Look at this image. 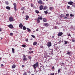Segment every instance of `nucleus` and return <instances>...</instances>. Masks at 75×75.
I'll return each instance as SVG.
<instances>
[{
  "label": "nucleus",
  "instance_id": "obj_22",
  "mask_svg": "<svg viewBox=\"0 0 75 75\" xmlns=\"http://www.w3.org/2000/svg\"><path fill=\"white\" fill-rule=\"evenodd\" d=\"M23 29L24 30H25L27 29V28H26V27H25V26H24L23 28Z\"/></svg>",
  "mask_w": 75,
  "mask_h": 75
},
{
  "label": "nucleus",
  "instance_id": "obj_27",
  "mask_svg": "<svg viewBox=\"0 0 75 75\" xmlns=\"http://www.w3.org/2000/svg\"><path fill=\"white\" fill-rule=\"evenodd\" d=\"M33 52H34L33 51L29 52V54H32V53H33Z\"/></svg>",
  "mask_w": 75,
  "mask_h": 75
},
{
  "label": "nucleus",
  "instance_id": "obj_38",
  "mask_svg": "<svg viewBox=\"0 0 75 75\" xmlns=\"http://www.w3.org/2000/svg\"><path fill=\"white\" fill-rule=\"evenodd\" d=\"M5 4L7 5H8V2H5Z\"/></svg>",
  "mask_w": 75,
  "mask_h": 75
},
{
  "label": "nucleus",
  "instance_id": "obj_58",
  "mask_svg": "<svg viewBox=\"0 0 75 75\" xmlns=\"http://www.w3.org/2000/svg\"><path fill=\"white\" fill-rule=\"evenodd\" d=\"M24 11H23V14H24Z\"/></svg>",
  "mask_w": 75,
  "mask_h": 75
},
{
  "label": "nucleus",
  "instance_id": "obj_1",
  "mask_svg": "<svg viewBox=\"0 0 75 75\" xmlns=\"http://www.w3.org/2000/svg\"><path fill=\"white\" fill-rule=\"evenodd\" d=\"M14 18L13 16H10L9 18V20L10 22H12V21H14Z\"/></svg>",
  "mask_w": 75,
  "mask_h": 75
},
{
  "label": "nucleus",
  "instance_id": "obj_7",
  "mask_svg": "<svg viewBox=\"0 0 75 75\" xmlns=\"http://www.w3.org/2000/svg\"><path fill=\"white\" fill-rule=\"evenodd\" d=\"M38 19L40 20H42V16H40V15H38Z\"/></svg>",
  "mask_w": 75,
  "mask_h": 75
},
{
  "label": "nucleus",
  "instance_id": "obj_23",
  "mask_svg": "<svg viewBox=\"0 0 75 75\" xmlns=\"http://www.w3.org/2000/svg\"><path fill=\"white\" fill-rule=\"evenodd\" d=\"M71 52H68L67 53V54L69 55L70 54H71Z\"/></svg>",
  "mask_w": 75,
  "mask_h": 75
},
{
  "label": "nucleus",
  "instance_id": "obj_14",
  "mask_svg": "<svg viewBox=\"0 0 75 75\" xmlns=\"http://www.w3.org/2000/svg\"><path fill=\"white\" fill-rule=\"evenodd\" d=\"M14 51H15V50L14 49V48H12V52L13 54L15 53Z\"/></svg>",
  "mask_w": 75,
  "mask_h": 75
},
{
  "label": "nucleus",
  "instance_id": "obj_42",
  "mask_svg": "<svg viewBox=\"0 0 75 75\" xmlns=\"http://www.w3.org/2000/svg\"><path fill=\"white\" fill-rule=\"evenodd\" d=\"M71 41L72 42H75V40H72Z\"/></svg>",
  "mask_w": 75,
  "mask_h": 75
},
{
  "label": "nucleus",
  "instance_id": "obj_52",
  "mask_svg": "<svg viewBox=\"0 0 75 75\" xmlns=\"http://www.w3.org/2000/svg\"><path fill=\"white\" fill-rule=\"evenodd\" d=\"M22 68H24V65H23L22 66Z\"/></svg>",
  "mask_w": 75,
  "mask_h": 75
},
{
  "label": "nucleus",
  "instance_id": "obj_29",
  "mask_svg": "<svg viewBox=\"0 0 75 75\" xmlns=\"http://www.w3.org/2000/svg\"><path fill=\"white\" fill-rule=\"evenodd\" d=\"M38 62H37L36 63V67H38Z\"/></svg>",
  "mask_w": 75,
  "mask_h": 75
},
{
  "label": "nucleus",
  "instance_id": "obj_12",
  "mask_svg": "<svg viewBox=\"0 0 75 75\" xmlns=\"http://www.w3.org/2000/svg\"><path fill=\"white\" fill-rule=\"evenodd\" d=\"M39 8L40 10H42V9H43V6H42V5H41L40 6Z\"/></svg>",
  "mask_w": 75,
  "mask_h": 75
},
{
  "label": "nucleus",
  "instance_id": "obj_56",
  "mask_svg": "<svg viewBox=\"0 0 75 75\" xmlns=\"http://www.w3.org/2000/svg\"><path fill=\"white\" fill-rule=\"evenodd\" d=\"M52 38H54V36H52Z\"/></svg>",
  "mask_w": 75,
  "mask_h": 75
},
{
  "label": "nucleus",
  "instance_id": "obj_3",
  "mask_svg": "<svg viewBox=\"0 0 75 75\" xmlns=\"http://www.w3.org/2000/svg\"><path fill=\"white\" fill-rule=\"evenodd\" d=\"M63 34V33L62 32H60L58 33L57 35L58 37H61V36H62V35Z\"/></svg>",
  "mask_w": 75,
  "mask_h": 75
},
{
  "label": "nucleus",
  "instance_id": "obj_51",
  "mask_svg": "<svg viewBox=\"0 0 75 75\" xmlns=\"http://www.w3.org/2000/svg\"><path fill=\"white\" fill-rule=\"evenodd\" d=\"M29 50H32V48L30 47V48H29Z\"/></svg>",
  "mask_w": 75,
  "mask_h": 75
},
{
  "label": "nucleus",
  "instance_id": "obj_62",
  "mask_svg": "<svg viewBox=\"0 0 75 75\" xmlns=\"http://www.w3.org/2000/svg\"><path fill=\"white\" fill-rule=\"evenodd\" d=\"M62 17H63V16H64V15H62Z\"/></svg>",
  "mask_w": 75,
  "mask_h": 75
},
{
  "label": "nucleus",
  "instance_id": "obj_54",
  "mask_svg": "<svg viewBox=\"0 0 75 75\" xmlns=\"http://www.w3.org/2000/svg\"><path fill=\"white\" fill-rule=\"evenodd\" d=\"M1 67H3V66H4V65L3 64H1Z\"/></svg>",
  "mask_w": 75,
  "mask_h": 75
},
{
  "label": "nucleus",
  "instance_id": "obj_39",
  "mask_svg": "<svg viewBox=\"0 0 75 75\" xmlns=\"http://www.w3.org/2000/svg\"><path fill=\"white\" fill-rule=\"evenodd\" d=\"M24 9V7H22L21 8V10H23Z\"/></svg>",
  "mask_w": 75,
  "mask_h": 75
},
{
  "label": "nucleus",
  "instance_id": "obj_24",
  "mask_svg": "<svg viewBox=\"0 0 75 75\" xmlns=\"http://www.w3.org/2000/svg\"><path fill=\"white\" fill-rule=\"evenodd\" d=\"M27 58L26 57H24V58L23 59V61H27Z\"/></svg>",
  "mask_w": 75,
  "mask_h": 75
},
{
  "label": "nucleus",
  "instance_id": "obj_13",
  "mask_svg": "<svg viewBox=\"0 0 75 75\" xmlns=\"http://www.w3.org/2000/svg\"><path fill=\"white\" fill-rule=\"evenodd\" d=\"M68 4H70V5H72L73 4V2L69 1L68 2Z\"/></svg>",
  "mask_w": 75,
  "mask_h": 75
},
{
  "label": "nucleus",
  "instance_id": "obj_16",
  "mask_svg": "<svg viewBox=\"0 0 75 75\" xmlns=\"http://www.w3.org/2000/svg\"><path fill=\"white\" fill-rule=\"evenodd\" d=\"M28 18H29V16L27 15L26 16V18H25V20H28Z\"/></svg>",
  "mask_w": 75,
  "mask_h": 75
},
{
  "label": "nucleus",
  "instance_id": "obj_31",
  "mask_svg": "<svg viewBox=\"0 0 75 75\" xmlns=\"http://www.w3.org/2000/svg\"><path fill=\"white\" fill-rule=\"evenodd\" d=\"M22 46L23 47H26V45H22Z\"/></svg>",
  "mask_w": 75,
  "mask_h": 75
},
{
  "label": "nucleus",
  "instance_id": "obj_63",
  "mask_svg": "<svg viewBox=\"0 0 75 75\" xmlns=\"http://www.w3.org/2000/svg\"><path fill=\"white\" fill-rule=\"evenodd\" d=\"M74 6V7L75 8V6Z\"/></svg>",
  "mask_w": 75,
  "mask_h": 75
},
{
  "label": "nucleus",
  "instance_id": "obj_20",
  "mask_svg": "<svg viewBox=\"0 0 75 75\" xmlns=\"http://www.w3.org/2000/svg\"><path fill=\"white\" fill-rule=\"evenodd\" d=\"M16 66L15 65L13 64L12 66V68L13 69L15 68H16Z\"/></svg>",
  "mask_w": 75,
  "mask_h": 75
},
{
  "label": "nucleus",
  "instance_id": "obj_6",
  "mask_svg": "<svg viewBox=\"0 0 75 75\" xmlns=\"http://www.w3.org/2000/svg\"><path fill=\"white\" fill-rule=\"evenodd\" d=\"M48 44L47 45L48 47H51V46L52 44L51 42H48Z\"/></svg>",
  "mask_w": 75,
  "mask_h": 75
},
{
  "label": "nucleus",
  "instance_id": "obj_61",
  "mask_svg": "<svg viewBox=\"0 0 75 75\" xmlns=\"http://www.w3.org/2000/svg\"><path fill=\"white\" fill-rule=\"evenodd\" d=\"M46 11H48L49 10L48 9H47V10Z\"/></svg>",
  "mask_w": 75,
  "mask_h": 75
},
{
  "label": "nucleus",
  "instance_id": "obj_60",
  "mask_svg": "<svg viewBox=\"0 0 75 75\" xmlns=\"http://www.w3.org/2000/svg\"><path fill=\"white\" fill-rule=\"evenodd\" d=\"M33 33H35V31H34Z\"/></svg>",
  "mask_w": 75,
  "mask_h": 75
},
{
  "label": "nucleus",
  "instance_id": "obj_17",
  "mask_svg": "<svg viewBox=\"0 0 75 75\" xmlns=\"http://www.w3.org/2000/svg\"><path fill=\"white\" fill-rule=\"evenodd\" d=\"M37 44V42H34L33 43V45H36Z\"/></svg>",
  "mask_w": 75,
  "mask_h": 75
},
{
  "label": "nucleus",
  "instance_id": "obj_32",
  "mask_svg": "<svg viewBox=\"0 0 75 75\" xmlns=\"http://www.w3.org/2000/svg\"><path fill=\"white\" fill-rule=\"evenodd\" d=\"M61 73V70H60V69H59L58 70V73L59 74V73Z\"/></svg>",
  "mask_w": 75,
  "mask_h": 75
},
{
  "label": "nucleus",
  "instance_id": "obj_57",
  "mask_svg": "<svg viewBox=\"0 0 75 75\" xmlns=\"http://www.w3.org/2000/svg\"><path fill=\"white\" fill-rule=\"evenodd\" d=\"M54 27H55V29H57V27H56V26H55Z\"/></svg>",
  "mask_w": 75,
  "mask_h": 75
},
{
  "label": "nucleus",
  "instance_id": "obj_26",
  "mask_svg": "<svg viewBox=\"0 0 75 75\" xmlns=\"http://www.w3.org/2000/svg\"><path fill=\"white\" fill-rule=\"evenodd\" d=\"M35 12L36 13H37V14H38V13H39V11L37 10H35Z\"/></svg>",
  "mask_w": 75,
  "mask_h": 75
},
{
  "label": "nucleus",
  "instance_id": "obj_34",
  "mask_svg": "<svg viewBox=\"0 0 75 75\" xmlns=\"http://www.w3.org/2000/svg\"><path fill=\"white\" fill-rule=\"evenodd\" d=\"M45 13V14H48V12L47 11H44Z\"/></svg>",
  "mask_w": 75,
  "mask_h": 75
},
{
  "label": "nucleus",
  "instance_id": "obj_10",
  "mask_svg": "<svg viewBox=\"0 0 75 75\" xmlns=\"http://www.w3.org/2000/svg\"><path fill=\"white\" fill-rule=\"evenodd\" d=\"M35 20H37V23H40V19L38 18H36L35 19Z\"/></svg>",
  "mask_w": 75,
  "mask_h": 75
},
{
  "label": "nucleus",
  "instance_id": "obj_18",
  "mask_svg": "<svg viewBox=\"0 0 75 75\" xmlns=\"http://www.w3.org/2000/svg\"><path fill=\"white\" fill-rule=\"evenodd\" d=\"M36 64L35 63L33 65L34 69H36Z\"/></svg>",
  "mask_w": 75,
  "mask_h": 75
},
{
  "label": "nucleus",
  "instance_id": "obj_43",
  "mask_svg": "<svg viewBox=\"0 0 75 75\" xmlns=\"http://www.w3.org/2000/svg\"><path fill=\"white\" fill-rule=\"evenodd\" d=\"M66 16H67V17H68V16H69V14H67L66 15Z\"/></svg>",
  "mask_w": 75,
  "mask_h": 75
},
{
  "label": "nucleus",
  "instance_id": "obj_48",
  "mask_svg": "<svg viewBox=\"0 0 75 75\" xmlns=\"http://www.w3.org/2000/svg\"><path fill=\"white\" fill-rule=\"evenodd\" d=\"M52 69H54V66H53L52 67Z\"/></svg>",
  "mask_w": 75,
  "mask_h": 75
},
{
  "label": "nucleus",
  "instance_id": "obj_41",
  "mask_svg": "<svg viewBox=\"0 0 75 75\" xmlns=\"http://www.w3.org/2000/svg\"><path fill=\"white\" fill-rule=\"evenodd\" d=\"M10 35L11 36L13 35V33H10Z\"/></svg>",
  "mask_w": 75,
  "mask_h": 75
},
{
  "label": "nucleus",
  "instance_id": "obj_55",
  "mask_svg": "<svg viewBox=\"0 0 75 75\" xmlns=\"http://www.w3.org/2000/svg\"><path fill=\"white\" fill-rule=\"evenodd\" d=\"M36 31H38V29H36Z\"/></svg>",
  "mask_w": 75,
  "mask_h": 75
},
{
  "label": "nucleus",
  "instance_id": "obj_35",
  "mask_svg": "<svg viewBox=\"0 0 75 75\" xmlns=\"http://www.w3.org/2000/svg\"><path fill=\"white\" fill-rule=\"evenodd\" d=\"M64 42L65 44H68V41H65Z\"/></svg>",
  "mask_w": 75,
  "mask_h": 75
},
{
  "label": "nucleus",
  "instance_id": "obj_37",
  "mask_svg": "<svg viewBox=\"0 0 75 75\" xmlns=\"http://www.w3.org/2000/svg\"><path fill=\"white\" fill-rule=\"evenodd\" d=\"M23 58H25L26 57V56H25V54H23Z\"/></svg>",
  "mask_w": 75,
  "mask_h": 75
},
{
  "label": "nucleus",
  "instance_id": "obj_30",
  "mask_svg": "<svg viewBox=\"0 0 75 75\" xmlns=\"http://www.w3.org/2000/svg\"><path fill=\"white\" fill-rule=\"evenodd\" d=\"M28 32H30V31H31V29H30V28H27Z\"/></svg>",
  "mask_w": 75,
  "mask_h": 75
},
{
  "label": "nucleus",
  "instance_id": "obj_36",
  "mask_svg": "<svg viewBox=\"0 0 75 75\" xmlns=\"http://www.w3.org/2000/svg\"><path fill=\"white\" fill-rule=\"evenodd\" d=\"M31 6L32 7H33L34 6V4H31Z\"/></svg>",
  "mask_w": 75,
  "mask_h": 75
},
{
  "label": "nucleus",
  "instance_id": "obj_45",
  "mask_svg": "<svg viewBox=\"0 0 75 75\" xmlns=\"http://www.w3.org/2000/svg\"><path fill=\"white\" fill-rule=\"evenodd\" d=\"M40 47L41 48H44V47H43L42 46H40Z\"/></svg>",
  "mask_w": 75,
  "mask_h": 75
},
{
  "label": "nucleus",
  "instance_id": "obj_46",
  "mask_svg": "<svg viewBox=\"0 0 75 75\" xmlns=\"http://www.w3.org/2000/svg\"><path fill=\"white\" fill-rule=\"evenodd\" d=\"M70 17H72V16H73V15L72 14H70Z\"/></svg>",
  "mask_w": 75,
  "mask_h": 75
},
{
  "label": "nucleus",
  "instance_id": "obj_44",
  "mask_svg": "<svg viewBox=\"0 0 75 75\" xmlns=\"http://www.w3.org/2000/svg\"><path fill=\"white\" fill-rule=\"evenodd\" d=\"M55 75V73H52V74L51 73L50 74V75Z\"/></svg>",
  "mask_w": 75,
  "mask_h": 75
},
{
  "label": "nucleus",
  "instance_id": "obj_21",
  "mask_svg": "<svg viewBox=\"0 0 75 75\" xmlns=\"http://www.w3.org/2000/svg\"><path fill=\"white\" fill-rule=\"evenodd\" d=\"M6 8L7 9V10H10V7L9 6H6Z\"/></svg>",
  "mask_w": 75,
  "mask_h": 75
},
{
  "label": "nucleus",
  "instance_id": "obj_5",
  "mask_svg": "<svg viewBox=\"0 0 75 75\" xmlns=\"http://www.w3.org/2000/svg\"><path fill=\"white\" fill-rule=\"evenodd\" d=\"M19 26L20 28H21V29H22V28H23V24H22V23H21L19 25Z\"/></svg>",
  "mask_w": 75,
  "mask_h": 75
},
{
  "label": "nucleus",
  "instance_id": "obj_19",
  "mask_svg": "<svg viewBox=\"0 0 75 75\" xmlns=\"http://www.w3.org/2000/svg\"><path fill=\"white\" fill-rule=\"evenodd\" d=\"M49 9L50 10H53V9H54V7L51 6L50 7Z\"/></svg>",
  "mask_w": 75,
  "mask_h": 75
},
{
  "label": "nucleus",
  "instance_id": "obj_64",
  "mask_svg": "<svg viewBox=\"0 0 75 75\" xmlns=\"http://www.w3.org/2000/svg\"><path fill=\"white\" fill-rule=\"evenodd\" d=\"M31 75H34V74H31Z\"/></svg>",
  "mask_w": 75,
  "mask_h": 75
},
{
  "label": "nucleus",
  "instance_id": "obj_33",
  "mask_svg": "<svg viewBox=\"0 0 75 75\" xmlns=\"http://www.w3.org/2000/svg\"><path fill=\"white\" fill-rule=\"evenodd\" d=\"M28 58H29V59L31 60V57L30 56H28Z\"/></svg>",
  "mask_w": 75,
  "mask_h": 75
},
{
  "label": "nucleus",
  "instance_id": "obj_59",
  "mask_svg": "<svg viewBox=\"0 0 75 75\" xmlns=\"http://www.w3.org/2000/svg\"><path fill=\"white\" fill-rule=\"evenodd\" d=\"M1 31V28H0V31Z\"/></svg>",
  "mask_w": 75,
  "mask_h": 75
},
{
  "label": "nucleus",
  "instance_id": "obj_4",
  "mask_svg": "<svg viewBox=\"0 0 75 75\" xmlns=\"http://www.w3.org/2000/svg\"><path fill=\"white\" fill-rule=\"evenodd\" d=\"M38 3L39 4H40V5H41V4H42V1L41 0H40L38 1Z\"/></svg>",
  "mask_w": 75,
  "mask_h": 75
},
{
  "label": "nucleus",
  "instance_id": "obj_15",
  "mask_svg": "<svg viewBox=\"0 0 75 75\" xmlns=\"http://www.w3.org/2000/svg\"><path fill=\"white\" fill-rule=\"evenodd\" d=\"M47 9V6H45L43 8V10H45Z\"/></svg>",
  "mask_w": 75,
  "mask_h": 75
},
{
  "label": "nucleus",
  "instance_id": "obj_11",
  "mask_svg": "<svg viewBox=\"0 0 75 75\" xmlns=\"http://www.w3.org/2000/svg\"><path fill=\"white\" fill-rule=\"evenodd\" d=\"M43 22H47V18H45L43 19Z\"/></svg>",
  "mask_w": 75,
  "mask_h": 75
},
{
  "label": "nucleus",
  "instance_id": "obj_25",
  "mask_svg": "<svg viewBox=\"0 0 75 75\" xmlns=\"http://www.w3.org/2000/svg\"><path fill=\"white\" fill-rule=\"evenodd\" d=\"M23 75H27V72L24 71V73H23Z\"/></svg>",
  "mask_w": 75,
  "mask_h": 75
},
{
  "label": "nucleus",
  "instance_id": "obj_47",
  "mask_svg": "<svg viewBox=\"0 0 75 75\" xmlns=\"http://www.w3.org/2000/svg\"><path fill=\"white\" fill-rule=\"evenodd\" d=\"M67 17L65 16L64 17V19H67Z\"/></svg>",
  "mask_w": 75,
  "mask_h": 75
},
{
  "label": "nucleus",
  "instance_id": "obj_28",
  "mask_svg": "<svg viewBox=\"0 0 75 75\" xmlns=\"http://www.w3.org/2000/svg\"><path fill=\"white\" fill-rule=\"evenodd\" d=\"M60 65L61 66H62L63 65H64V63H60Z\"/></svg>",
  "mask_w": 75,
  "mask_h": 75
},
{
  "label": "nucleus",
  "instance_id": "obj_9",
  "mask_svg": "<svg viewBox=\"0 0 75 75\" xmlns=\"http://www.w3.org/2000/svg\"><path fill=\"white\" fill-rule=\"evenodd\" d=\"M44 25L46 27H47L49 25L48 24V23H44Z\"/></svg>",
  "mask_w": 75,
  "mask_h": 75
},
{
  "label": "nucleus",
  "instance_id": "obj_40",
  "mask_svg": "<svg viewBox=\"0 0 75 75\" xmlns=\"http://www.w3.org/2000/svg\"><path fill=\"white\" fill-rule=\"evenodd\" d=\"M31 36V37H33V38H35V36L34 35H32Z\"/></svg>",
  "mask_w": 75,
  "mask_h": 75
},
{
  "label": "nucleus",
  "instance_id": "obj_2",
  "mask_svg": "<svg viewBox=\"0 0 75 75\" xmlns=\"http://www.w3.org/2000/svg\"><path fill=\"white\" fill-rule=\"evenodd\" d=\"M13 6L14 9L15 11H17V8H16L17 7V4L16 3H13Z\"/></svg>",
  "mask_w": 75,
  "mask_h": 75
},
{
  "label": "nucleus",
  "instance_id": "obj_53",
  "mask_svg": "<svg viewBox=\"0 0 75 75\" xmlns=\"http://www.w3.org/2000/svg\"><path fill=\"white\" fill-rule=\"evenodd\" d=\"M67 36H71V34H69Z\"/></svg>",
  "mask_w": 75,
  "mask_h": 75
},
{
  "label": "nucleus",
  "instance_id": "obj_50",
  "mask_svg": "<svg viewBox=\"0 0 75 75\" xmlns=\"http://www.w3.org/2000/svg\"><path fill=\"white\" fill-rule=\"evenodd\" d=\"M27 42H28V39H26L25 40Z\"/></svg>",
  "mask_w": 75,
  "mask_h": 75
},
{
  "label": "nucleus",
  "instance_id": "obj_8",
  "mask_svg": "<svg viewBox=\"0 0 75 75\" xmlns=\"http://www.w3.org/2000/svg\"><path fill=\"white\" fill-rule=\"evenodd\" d=\"M8 27H9V28H13V26L11 24L9 25H8Z\"/></svg>",
  "mask_w": 75,
  "mask_h": 75
},
{
  "label": "nucleus",
  "instance_id": "obj_49",
  "mask_svg": "<svg viewBox=\"0 0 75 75\" xmlns=\"http://www.w3.org/2000/svg\"><path fill=\"white\" fill-rule=\"evenodd\" d=\"M70 7V6H68L67 7V8H68V9H69V8Z\"/></svg>",
  "mask_w": 75,
  "mask_h": 75
}]
</instances>
